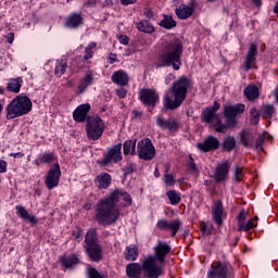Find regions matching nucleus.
Wrapping results in <instances>:
<instances>
[{
    "label": "nucleus",
    "instance_id": "obj_2",
    "mask_svg": "<svg viewBox=\"0 0 278 278\" xmlns=\"http://www.w3.org/2000/svg\"><path fill=\"white\" fill-rule=\"evenodd\" d=\"M154 255H148L143 257V270L148 278H160L164 275V260L166 255L170 253V245L166 242L159 241L153 248Z\"/></svg>",
    "mask_w": 278,
    "mask_h": 278
},
{
    "label": "nucleus",
    "instance_id": "obj_30",
    "mask_svg": "<svg viewBox=\"0 0 278 278\" xmlns=\"http://www.w3.org/2000/svg\"><path fill=\"white\" fill-rule=\"evenodd\" d=\"M138 247L135 244L128 245L126 247L125 250V260H127V262H136V260H138Z\"/></svg>",
    "mask_w": 278,
    "mask_h": 278
},
{
    "label": "nucleus",
    "instance_id": "obj_48",
    "mask_svg": "<svg viewBox=\"0 0 278 278\" xmlns=\"http://www.w3.org/2000/svg\"><path fill=\"white\" fill-rule=\"evenodd\" d=\"M233 179L235 181H242V168L236 166Z\"/></svg>",
    "mask_w": 278,
    "mask_h": 278
},
{
    "label": "nucleus",
    "instance_id": "obj_64",
    "mask_svg": "<svg viewBox=\"0 0 278 278\" xmlns=\"http://www.w3.org/2000/svg\"><path fill=\"white\" fill-rule=\"evenodd\" d=\"M189 168H190V170H197V164L189 163Z\"/></svg>",
    "mask_w": 278,
    "mask_h": 278
},
{
    "label": "nucleus",
    "instance_id": "obj_40",
    "mask_svg": "<svg viewBox=\"0 0 278 278\" xmlns=\"http://www.w3.org/2000/svg\"><path fill=\"white\" fill-rule=\"evenodd\" d=\"M257 217H254L253 219H249L247 224H240L239 225V231H249V229H253V227H257Z\"/></svg>",
    "mask_w": 278,
    "mask_h": 278
},
{
    "label": "nucleus",
    "instance_id": "obj_59",
    "mask_svg": "<svg viewBox=\"0 0 278 278\" xmlns=\"http://www.w3.org/2000/svg\"><path fill=\"white\" fill-rule=\"evenodd\" d=\"M208 109L216 113V112H218V110H220V103L215 102L213 108H208Z\"/></svg>",
    "mask_w": 278,
    "mask_h": 278
},
{
    "label": "nucleus",
    "instance_id": "obj_25",
    "mask_svg": "<svg viewBox=\"0 0 278 278\" xmlns=\"http://www.w3.org/2000/svg\"><path fill=\"white\" fill-rule=\"evenodd\" d=\"M212 216L214 223H216V225L220 227L223 225V202H214L212 207Z\"/></svg>",
    "mask_w": 278,
    "mask_h": 278
},
{
    "label": "nucleus",
    "instance_id": "obj_57",
    "mask_svg": "<svg viewBox=\"0 0 278 278\" xmlns=\"http://www.w3.org/2000/svg\"><path fill=\"white\" fill-rule=\"evenodd\" d=\"M175 75L168 74L167 77L165 78V84L168 85L170 81H174Z\"/></svg>",
    "mask_w": 278,
    "mask_h": 278
},
{
    "label": "nucleus",
    "instance_id": "obj_3",
    "mask_svg": "<svg viewBox=\"0 0 278 278\" xmlns=\"http://www.w3.org/2000/svg\"><path fill=\"white\" fill-rule=\"evenodd\" d=\"M184 43L178 38L165 42L162 54L159 56V66H172L174 71L181 68Z\"/></svg>",
    "mask_w": 278,
    "mask_h": 278
},
{
    "label": "nucleus",
    "instance_id": "obj_53",
    "mask_svg": "<svg viewBox=\"0 0 278 278\" xmlns=\"http://www.w3.org/2000/svg\"><path fill=\"white\" fill-rule=\"evenodd\" d=\"M8 172V162L0 160V173H7Z\"/></svg>",
    "mask_w": 278,
    "mask_h": 278
},
{
    "label": "nucleus",
    "instance_id": "obj_49",
    "mask_svg": "<svg viewBox=\"0 0 278 278\" xmlns=\"http://www.w3.org/2000/svg\"><path fill=\"white\" fill-rule=\"evenodd\" d=\"M164 182L166 184V186H173V184H175V178L170 174H165Z\"/></svg>",
    "mask_w": 278,
    "mask_h": 278
},
{
    "label": "nucleus",
    "instance_id": "obj_18",
    "mask_svg": "<svg viewBox=\"0 0 278 278\" xmlns=\"http://www.w3.org/2000/svg\"><path fill=\"white\" fill-rule=\"evenodd\" d=\"M89 112H90V103L80 104L73 112V118L74 121H76V123H84Z\"/></svg>",
    "mask_w": 278,
    "mask_h": 278
},
{
    "label": "nucleus",
    "instance_id": "obj_7",
    "mask_svg": "<svg viewBox=\"0 0 278 278\" xmlns=\"http://www.w3.org/2000/svg\"><path fill=\"white\" fill-rule=\"evenodd\" d=\"M86 131L89 140H99L103 136V131H105V123L101 117L96 116L87 123Z\"/></svg>",
    "mask_w": 278,
    "mask_h": 278
},
{
    "label": "nucleus",
    "instance_id": "obj_8",
    "mask_svg": "<svg viewBox=\"0 0 278 278\" xmlns=\"http://www.w3.org/2000/svg\"><path fill=\"white\" fill-rule=\"evenodd\" d=\"M244 110H247V106L242 103H238L235 105L226 104L224 106V116L226 118V125H228V127H236L238 123L236 121V116L244 114Z\"/></svg>",
    "mask_w": 278,
    "mask_h": 278
},
{
    "label": "nucleus",
    "instance_id": "obj_50",
    "mask_svg": "<svg viewBox=\"0 0 278 278\" xmlns=\"http://www.w3.org/2000/svg\"><path fill=\"white\" fill-rule=\"evenodd\" d=\"M237 220H238L239 227L240 225H243L244 220H247V212L241 211L237 217Z\"/></svg>",
    "mask_w": 278,
    "mask_h": 278
},
{
    "label": "nucleus",
    "instance_id": "obj_23",
    "mask_svg": "<svg viewBox=\"0 0 278 278\" xmlns=\"http://www.w3.org/2000/svg\"><path fill=\"white\" fill-rule=\"evenodd\" d=\"M111 80L116 86H127L129 84V75L125 71H116L112 74Z\"/></svg>",
    "mask_w": 278,
    "mask_h": 278
},
{
    "label": "nucleus",
    "instance_id": "obj_35",
    "mask_svg": "<svg viewBox=\"0 0 278 278\" xmlns=\"http://www.w3.org/2000/svg\"><path fill=\"white\" fill-rule=\"evenodd\" d=\"M222 149H223V151H226L227 153L233 151V149H236V138H233L231 136L224 137Z\"/></svg>",
    "mask_w": 278,
    "mask_h": 278
},
{
    "label": "nucleus",
    "instance_id": "obj_45",
    "mask_svg": "<svg viewBox=\"0 0 278 278\" xmlns=\"http://www.w3.org/2000/svg\"><path fill=\"white\" fill-rule=\"evenodd\" d=\"M273 114H275V108L273 105H266L263 109V118H273Z\"/></svg>",
    "mask_w": 278,
    "mask_h": 278
},
{
    "label": "nucleus",
    "instance_id": "obj_33",
    "mask_svg": "<svg viewBox=\"0 0 278 278\" xmlns=\"http://www.w3.org/2000/svg\"><path fill=\"white\" fill-rule=\"evenodd\" d=\"M60 262L64 268H73V266H77V264H79V258L75 255L63 256L60 258Z\"/></svg>",
    "mask_w": 278,
    "mask_h": 278
},
{
    "label": "nucleus",
    "instance_id": "obj_17",
    "mask_svg": "<svg viewBox=\"0 0 278 278\" xmlns=\"http://www.w3.org/2000/svg\"><path fill=\"white\" fill-rule=\"evenodd\" d=\"M256 56L257 46H255V43H251L243 63L244 71H251V68H253V66L255 65Z\"/></svg>",
    "mask_w": 278,
    "mask_h": 278
},
{
    "label": "nucleus",
    "instance_id": "obj_43",
    "mask_svg": "<svg viewBox=\"0 0 278 278\" xmlns=\"http://www.w3.org/2000/svg\"><path fill=\"white\" fill-rule=\"evenodd\" d=\"M215 131H217V134H227V127H230L228 124H223L220 123V118L215 122Z\"/></svg>",
    "mask_w": 278,
    "mask_h": 278
},
{
    "label": "nucleus",
    "instance_id": "obj_12",
    "mask_svg": "<svg viewBox=\"0 0 278 278\" xmlns=\"http://www.w3.org/2000/svg\"><path fill=\"white\" fill-rule=\"evenodd\" d=\"M139 99L147 108H155L157 101H160V96L153 89H141L139 92Z\"/></svg>",
    "mask_w": 278,
    "mask_h": 278
},
{
    "label": "nucleus",
    "instance_id": "obj_13",
    "mask_svg": "<svg viewBox=\"0 0 278 278\" xmlns=\"http://www.w3.org/2000/svg\"><path fill=\"white\" fill-rule=\"evenodd\" d=\"M157 229L162 230H168L172 232V236L175 237L177 236V232L179 231V227H181V220L180 219H173L170 222L166 219H160L156 223Z\"/></svg>",
    "mask_w": 278,
    "mask_h": 278
},
{
    "label": "nucleus",
    "instance_id": "obj_58",
    "mask_svg": "<svg viewBox=\"0 0 278 278\" xmlns=\"http://www.w3.org/2000/svg\"><path fill=\"white\" fill-rule=\"evenodd\" d=\"M137 0H121L122 5H131L136 3Z\"/></svg>",
    "mask_w": 278,
    "mask_h": 278
},
{
    "label": "nucleus",
    "instance_id": "obj_9",
    "mask_svg": "<svg viewBox=\"0 0 278 278\" xmlns=\"http://www.w3.org/2000/svg\"><path fill=\"white\" fill-rule=\"evenodd\" d=\"M137 153L140 160H144V162H149L155 157V147L151 139L146 138L137 143Z\"/></svg>",
    "mask_w": 278,
    "mask_h": 278
},
{
    "label": "nucleus",
    "instance_id": "obj_10",
    "mask_svg": "<svg viewBox=\"0 0 278 278\" xmlns=\"http://www.w3.org/2000/svg\"><path fill=\"white\" fill-rule=\"evenodd\" d=\"M123 143H117L113 148L109 149L106 153L103 154V157L100 162L103 166H108V164H112L114 162H121L123 160Z\"/></svg>",
    "mask_w": 278,
    "mask_h": 278
},
{
    "label": "nucleus",
    "instance_id": "obj_39",
    "mask_svg": "<svg viewBox=\"0 0 278 278\" xmlns=\"http://www.w3.org/2000/svg\"><path fill=\"white\" fill-rule=\"evenodd\" d=\"M167 199L169 200L170 205H179L181 203V194L175 190L167 191Z\"/></svg>",
    "mask_w": 278,
    "mask_h": 278
},
{
    "label": "nucleus",
    "instance_id": "obj_46",
    "mask_svg": "<svg viewBox=\"0 0 278 278\" xmlns=\"http://www.w3.org/2000/svg\"><path fill=\"white\" fill-rule=\"evenodd\" d=\"M241 143L243 144V147L253 148V143L251 142V139H249V136L247 135V132L241 134Z\"/></svg>",
    "mask_w": 278,
    "mask_h": 278
},
{
    "label": "nucleus",
    "instance_id": "obj_21",
    "mask_svg": "<svg viewBox=\"0 0 278 278\" xmlns=\"http://www.w3.org/2000/svg\"><path fill=\"white\" fill-rule=\"evenodd\" d=\"M93 79L94 78H93L92 72H90V71L86 72L84 78H81L78 84L76 93L84 94V92H86V89L88 88V86H92Z\"/></svg>",
    "mask_w": 278,
    "mask_h": 278
},
{
    "label": "nucleus",
    "instance_id": "obj_37",
    "mask_svg": "<svg viewBox=\"0 0 278 278\" xmlns=\"http://www.w3.org/2000/svg\"><path fill=\"white\" fill-rule=\"evenodd\" d=\"M68 65L66 63V60H64V59L58 60L56 65H55V70H54V75L56 77H62V75H64L66 73V67Z\"/></svg>",
    "mask_w": 278,
    "mask_h": 278
},
{
    "label": "nucleus",
    "instance_id": "obj_22",
    "mask_svg": "<svg viewBox=\"0 0 278 278\" xmlns=\"http://www.w3.org/2000/svg\"><path fill=\"white\" fill-rule=\"evenodd\" d=\"M53 162H58V156L53 152H43L38 155L35 160L34 164L36 166H40L41 164H53Z\"/></svg>",
    "mask_w": 278,
    "mask_h": 278
},
{
    "label": "nucleus",
    "instance_id": "obj_1",
    "mask_svg": "<svg viewBox=\"0 0 278 278\" xmlns=\"http://www.w3.org/2000/svg\"><path fill=\"white\" fill-rule=\"evenodd\" d=\"M119 201H124L123 207L131 205V195L125 191L115 189L108 197L102 198L96 205V220L99 225L106 227L113 225L121 218V211L118 210Z\"/></svg>",
    "mask_w": 278,
    "mask_h": 278
},
{
    "label": "nucleus",
    "instance_id": "obj_15",
    "mask_svg": "<svg viewBox=\"0 0 278 278\" xmlns=\"http://www.w3.org/2000/svg\"><path fill=\"white\" fill-rule=\"evenodd\" d=\"M229 161L219 163L215 169L214 179L217 181V184H220V181H227L229 179Z\"/></svg>",
    "mask_w": 278,
    "mask_h": 278
},
{
    "label": "nucleus",
    "instance_id": "obj_56",
    "mask_svg": "<svg viewBox=\"0 0 278 278\" xmlns=\"http://www.w3.org/2000/svg\"><path fill=\"white\" fill-rule=\"evenodd\" d=\"M24 156H25V154L23 152L10 153V157L21 159Z\"/></svg>",
    "mask_w": 278,
    "mask_h": 278
},
{
    "label": "nucleus",
    "instance_id": "obj_31",
    "mask_svg": "<svg viewBox=\"0 0 278 278\" xmlns=\"http://www.w3.org/2000/svg\"><path fill=\"white\" fill-rule=\"evenodd\" d=\"M244 96L247 97L248 101H255L260 97V89L255 85H249L244 89Z\"/></svg>",
    "mask_w": 278,
    "mask_h": 278
},
{
    "label": "nucleus",
    "instance_id": "obj_38",
    "mask_svg": "<svg viewBox=\"0 0 278 278\" xmlns=\"http://www.w3.org/2000/svg\"><path fill=\"white\" fill-rule=\"evenodd\" d=\"M160 26L164 27V29H173V27H177V22H175L173 16L165 15L160 22Z\"/></svg>",
    "mask_w": 278,
    "mask_h": 278
},
{
    "label": "nucleus",
    "instance_id": "obj_51",
    "mask_svg": "<svg viewBox=\"0 0 278 278\" xmlns=\"http://www.w3.org/2000/svg\"><path fill=\"white\" fill-rule=\"evenodd\" d=\"M115 94H117V97H119V99H125V97H127V89H125V88L116 89Z\"/></svg>",
    "mask_w": 278,
    "mask_h": 278
},
{
    "label": "nucleus",
    "instance_id": "obj_4",
    "mask_svg": "<svg viewBox=\"0 0 278 278\" xmlns=\"http://www.w3.org/2000/svg\"><path fill=\"white\" fill-rule=\"evenodd\" d=\"M188 88H190V80L184 76L174 81L170 88L174 100L170 94L165 93L163 99L164 110H177L186 101Z\"/></svg>",
    "mask_w": 278,
    "mask_h": 278
},
{
    "label": "nucleus",
    "instance_id": "obj_29",
    "mask_svg": "<svg viewBox=\"0 0 278 278\" xmlns=\"http://www.w3.org/2000/svg\"><path fill=\"white\" fill-rule=\"evenodd\" d=\"M219 118V115L212 111V109H205L201 114L202 123H216Z\"/></svg>",
    "mask_w": 278,
    "mask_h": 278
},
{
    "label": "nucleus",
    "instance_id": "obj_52",
    "mask_svg": "<svg viewBox=\"0 0 278 278\" xmlns=\"http://www.w3.org/2000/svg\"><path fill=\"white\" fill-rule=\"evenodd\" d=\"M118 39L121 45H129V37L127 35H119Z\"/></svg>",
    "mask_w": 278,
    "mask_h": 278
},
{
    "label": "nucleus",
    "instance_id": "obj_55",
    "mask_svg": "<svg viewBox=\"0 0 278 278\" xmlns=\"http://www.w3.org/2000/svg\"><path fill=\"white\" fill-rule=\"evenodd\" d=\"M201 231L204 236H210V233H212V231L207 230V225L205 224L201 225Z\"/></svg>",
    "mask_w": 278,
    "mask_h": 278
},
{
    "label": "nucleus",
    "instance_id": "obj_26",
    "mask_svg": "<svg viewBox=\"0 0 278 278\" xmlns=\"http://www.w3.org/2000/svg\"><path fill=\"white\" fill-rule=\"evenodd\" d=\"M16 214L22 220H27L30 225H36L38 223V218L34 215H29V212L25 210V206L17 205L15 206Z\"/></svg>",
    "mask_w": 278,
    "mask_h": 278
},
{
    "label": "nucleus",
    "instance_id": "obj_36",
    "mask_svg": "<svg viewBox=\"0 0 278 278\" xmlns=\"http://www.w3.org/2000/svg\"><path fill=\"white\" fill-rule=\"evenodd\" d=\"M124 155H136V140H126L123 144Z\"/></svg>",
    "mask_w": 278,
    "mask_h": 278
},
{
    "label": "nucleus",
    "instance_id": "obj_60",
    "mask_svg": "<svg viewBox=\"0 0 278 278\" xmlns=\"http://www.w3.org/2000/svg\"><path fill=\"white\" fill-rule=\"evenodd\" d=\"M144 16H146V18H153V16H154L153 11H151V10L146 11Z\"/></svg>",
    "mask_w": 278,
    "mask_h": 278
},
{
    "label": "nucleus",
    "instance_id": "obj_28",
    "mask_svg": "<svg viewBox=\"0 0 278 278\" xmlns=\"http://www.w3.org/2000/svg\"><path fill=\"white\" fill-rule=\"evenodd\" d=\"M23 86V78H11L9 79L7 84V90L9 92H14L15 94H18L21 92V88Z\"/></svg>",
    "mask_w": 278,
    "mask_h": 278
},
{
    "label": "nucleus",
    "instance_id": "obj_24",
    "mask_svg": "<svg viewBox=\"0 0 278 278\" xmlns=\"http://www.w3.org/2000/svg\"><path fill=\"white\" fill-rule=\"evenodd\" d=\"M176 16L180 18V21H186V18H190L192 14H194V7L188 4H181L179 8L175 10Z\"/></svg>",
    "mask_w": 278,
    "mask_h": 278
},
{
    "label": "nucleus",
    "instance_id": "obj_61",
    "mask_svg": "<svg viewBox=\"0 0 278 278\" xmlns=\"http://www.w3.org/2000/svg\"><path fill=\"white\" fill-rule=\"evenodd\" d=\"M97 3L96 0H88L85 5H87L88 8H92V5H94Z\"/></svg>",
    "mask_w": 278,
    "mask_h": 278
},
{
    "label": "nucleus",
    "instance_id": "obj_54",
    "mask_svg": "<svg viewBox=\"0 0 278 278\" xmlns=\"http://www.w3.org/2000/svg\"><path fill=\"white\" fill-rule=\"evenodd\" d=\"M5 39H7V42L9 45H12V42H14V33H9L7 36H5Z\"/></svg>",
    "mask_w": 278,
    "mask_h": 278
},
{
    "label": "nucleus",
    "instance_id": "obj_27",
    "mask_svg": "<svg viewBox=\"0 0 278 278\" xmlns=\"http://www.w3.org/2000/svg\"><path fill=\"white\" fill-rule=\"evenodd\" d=\"M79 25H84V17L79 13H72L65 22V26L70 29H76Z\"/></svg>",
    "mask_w": 278,
    "mask_h": 278
},
{
    "label": "nucleus",
    "instance_id": "obj_5",
    "mask_svg": "<svg viewBox=\"0 0 278 278\" xmlns=\"http://www.w3.org/2000/svg\"><path fill=\"white\" fill-rule=\"evenodd\" d=\"M31 100L26 96L15 97L7 106V119L12 121L31 112Z\"/></svg>",
    "mask_w": 278,
    "mask_h": 278
},
{
    "label": "nucleus",
    "instance_id": "obj_63",
    "mask_svg": "<svg viewBox=\"0 0 278 278\" xmlns=\"http://www.w3.org/2000/svg\"><path fill=\"white\" fill-rule=\"evenodd\" d=\"M253 5H255V8H260V5H262V0H253Z\"/></svg>",
    "mask_w": 278,
    "mask_h": 278
},
{
    "label": "nucleus",
    "instance_id": "obj_62",
    "mask_svg": "<svg viewBox=\"0 0 278 278\" xmlns=\"http://www.w3.org/2000/svg\"><path fill=\"white\" fill-rule=\"evenodd\" d=\"M132 116H134V118H138V117L142 116V112H140V111H132Z\"/></svg>",
    "mask_w": 278,
    "mask_h": 278
},
{
    "label": "nucleus",
    "instance_id": "obj_47",
    "mask_svg": "<svg viewBox=\"0 0 278 278\" xmlns=\"http://www.w3.org/2000/svg\"><path fill=\"white\" fill-rule=\"evenodd\" d=\"M89 274V278H105V276H102L101 274H99V271H97V269L90 267L88 270Z\"/></svg>",
    "mask_w": 278,
    "mask_h": 278
},
{
    "label": "nucleus",
    "instance_id": "obj_44",
    "mask_svg": "<svg viewBox=\"0 0 278 278\" xmlns=\"http://www.w3.org/2000/svg\"><path fill=\"white\" fill-rule=\"evenodd\" d=\"M250 114H251V125H257V123H260V112H257V109L252 108L250 110Z\"/></svg>",
    "mask_w": 278,
    "mask_h": 278
},
{
    "label": "nucleus",
    "instance_id": "obj_19",
    "mask_svg": "<svg viewBox=\"0 0 278 278\" xmlns=\"http://www.w3.org/2000/svg\"><path fill=\"white\" fill-rule=\"evenodd\" d=\"M85 251L92 262H101L103 260V250L100 244L85 247Z\"/></svg>",
    "mask_w": 278,
    "mask_h": 278
},
{
    "label": "nucleus",
    "instance_id": "obj_6",
    "mask_svg": "<svg viewBox=\"0 0 278 278\" xmlns=\"http://www.w3.org/2000/svg\"><path fill=\"white\" fill-rule=\"evenodd\" d=\"M233 277V267L227 262L215 261L207 271V278Z\"/></svg>",
    "mask_w": 278,
    "mask_h": 278
},
{
    "label": "nucleus",
    "instance_id": "obj_42",
    "mask_svg": "<svg viewBox=\"0 0 278 278\" xmlns=\"http://www.w3.org/2000/svg\"><path fill=\"white\" fill-rule=\"evenodd\" d=\"M266 140V135L261 134L258 135V138L256 139V142L253 144L252 143V149H255L256 151H264L262 148V144H264V141Z\"/></svg>",
    "mask_w": 278,
    "mask_h": 278
},
{
    "label": "nucleus",
    "instance_id": "obj_20",
    "mask_svg": "<svg viewBox=\"0 0 278 278\" xmlns=\"http://www.w3.org/2000/svg\"><path fill=\"white\" fill-rule=\"evenodd\" d=\"M94 184L99 190H108L112 186V176L108 173H101L94 179Z\"/></svg>",
    "mask_w": 278,
    "mask_h": 278
},
{
    "label": "nucleus",
    "instance_id": "obj_41",
    "mask_svg": "<svg viewBox=\"0 0 278 278\" xmlns=\"http://www.w3.org/2000/svg\"><path fill=\"white\" fill-rule=\"evenodd\" d=\"M92 49H97V42H90L85 49L84 60H91L93 52Z\"/></svg>",
    "mask_w": 278,
    "mask_h": 278
},
{
    "label": "nucleus",
    "instance_id": "obj_11",
    "mask_svg": "<svg viewBox=\"0 0 278 278\" xmlns=\"http://www.w3.org/2000/svg\"><path fill=\"white\" fill-rule=\"evenodd\" d=\"M60 177H62V170H60V164L55 163L50 167L46 176V186L48 190H53V188L60 186Z\"/></svg>",
    "mask_w": 278,
    "mask_h": 278
},
{
    "label": "nucleus",
    "instance_id": "obj_32",
    "mask_svg": "<svg viewBox=\"0 0 278 278\" xmlns=\"http://www.w3.org/2000/svg\"><path fill=\"white\" fill-rule=\"evenodd\" d=\"M99 244V239L97 238V230H88L85 237V247H94Z\"/></svg>",
    "mask_w": 278,
    "mask_h": 278
},
{
    "label": "nucleus",
    "instance_id": "obj_14",
    "mask_svg": "<svg viewBox=\"0 0 278 278\" xmlns=\"http://www.w3.org/2000/svg\"><path fill=\"white\" fill-rule=\"evenodd\" d=\"M220 147V141L214 136H208L203 142L198 143L199 151L208 153V151H216Z\"/></svg>",
    "mask_w": 278,
    "mask_h": 278
},
{
    "label": "nucleus",
    "instance_id": "obj_16",
    "mask_svg": "<svg viewBox=\"0 0 278 278\" xmlns=\"http://www.w3.org/2000/svg\"><path fill=\"white\" fill-rule=\"evenodd\" d=\"M156 125L161 127V129H167V131L175 132L179 129V123L175 117H169L168 119H164L162 116L156 117Z\"/></svg>",
    "mask_w": 278,
    "mask_h": 278
},
{
    "label": "nucleus",
    "instance_id": "obj_34",
    "mask_svg": "<svg viewBox=\"0 0 278 278\" xmlns=\"http://www.w3.org/2000/svg\"><path fill=\"white\" fill-rule=\"evenodd\" d=\"M136 27L139 31H142L143 34H153L155 31V27L149 23V21L143 20L136 24Z\"/></svg>",
    "mask_w": 278,
    "mask_h": 278
}]
</instances>
